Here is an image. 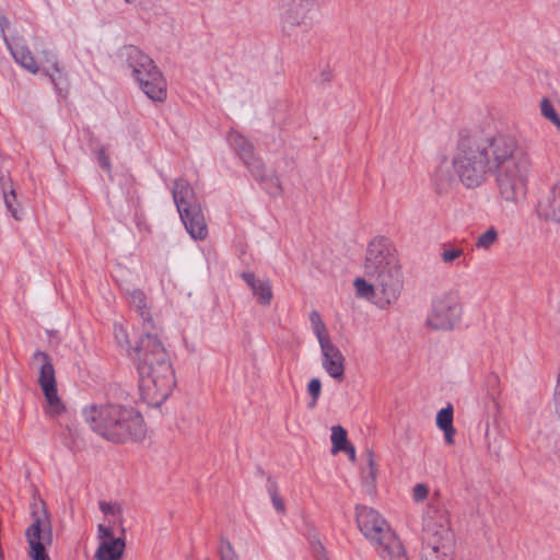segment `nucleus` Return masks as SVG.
Masks as SVG:
<instances>
[{"instance_id":"1","label":"nucleus","mask_w":560,"mask_h":560,"mask_svg":"<svg viewBox=\"0 0 560 560\" xmlns=\"http://www.w3.org/2000/svg\"><path fill=\"white\" fill-rule=\"evenodd\" d=\"M452 165L466 188L481 186L493 173L501 197L517 202L526 194L532 159L513 136L460 132Z\"/></svg>"},{"instance_id":"2","label":"nucleus","mask_w":560,"mask_h":560,"mask_svg":"<svg viewBox=\"0 0 560 560\" xmlns=\"http://www.w3.org/2000/svg\"><path fill=\"white\" fill-rule=\"evenodd\" d=\"M130 306L143 322L144 332L136 348L140 396L149 406L160 407L175 386V374L168 352L154 329L147 295L133 290L128 295Z\"/></svg>"},{"instance_id":"3","label":"nucleus","mask_w":560,"mask_h":560,"mask_svg":"<svg viewBox=\"0 0 560 560\" xmlns=\"http://www.w3.org/2000/svg\"><path fill=\"white\" fill-rule=\"evenodd\" d=\"M365 278H357L353 285L362 299H375V305L387 310L395 304L404 289V275L393 242L385 236L373 237L366 246L364 257Z\"/></svg>"},{"instance_id":"4","label":"nucleus","mask_w":560,"mask_h":560,"mask_svg":"<svg viewBox=\"0 0 560 560\" xmlns=\"http://www.w3.org/2000/svg\"><path fill=\"white\" fill-rule=\"evenodd\" d=\"M82 417L91 430L115 444L141 441L145 436L143 418L133 408L118 404L90 405L83 408Z\"/></svg>"},{"instance_id":"5","label":"nucleus","mask_w":560,"mask_h":560,"mask_svg":"<svg viewBox=\"0 0 560 560\" xmlns=\"http://www.w3.org/2000/svg\"><path fill=\"white\" fill-rule=\"evenodd\" d=\"M454 535L446 511L430 503L423 514L420 560H453Z\"/></svg>"},{"instance_id":"6","label":"nucleus","mask_w":560,"mask_h":560,"mask_svg":"<svg viewBox=\"0 0 560 560\" xmlns=\"http://www.w3.org/2000/svg\"><path fill=\"white\" fill-rule=\"evenodd\" d=\"M357 524L383 560H409L406 549L386 520L374 509L357 506Z\"/></svg>"},{"instance_id":"7","label":"nucleus","mask_w":560,"mask_h":560,"mask_svg":"<svg viewBox=\"0 0 560 560\" xmlns=\"http://www.w3.org/2000/svg\"><path fill=\"white\" fill-rule=\"evenodd\" d=\"M463 313L459 291L450 289L432 298L424 327L432 331H452L459 326Z\"/></svg>"},{"instance_id":"8","label":"nucleus","mask_w":560,"mask_h":560,"mask_svg":"<svg viewBox=\"0 0 560 560\" xmlns=\"http://www.w3.org/2000/svg\"><path fill=\"white\" fill-rule=\"evenodd\" d=\"M228 142L252 175L261 183L266 182V186L264 188L269 195L277 196L281 194L282 188L280 179L273 175L267 178L262 162L255 156L253 144L243 135L235 130H231L228 135Z\"/></svg>"},{"instance_id":"9","label":"nucleus","mask_w":560,"mask_h":560,"mask_svg":"<svg viewBox=\"0 0 560 560\" xmlns=\"http://www.w3.org/2000/svg\"><path fill=\"white\" fill-rule=\"evenodd\" d=\"M33 366L38 369V384L45 397V412L51 418H58L66 412V405L57 392L55 369L49 357L43 351H36L32 357Z\"/></svg>"},{"instance_id":"10","label":"nucleus","mask_w":560,"mask_h":560,"mask_svg":"<svg viewBox=\"0 0 560 560\" xmlns=\"http://www.w3.org/2000/svg\"><path fill=\"white\" fill-rule=\"evenodd\" d=\"M32 560H50L46 546L51 544L52 532L45 511L33 513V523L26 530Z\"/></svg>"},{"instance_id":"11","label":"nucleus","mask_w":560,"mask_h":560,"mask_svg":"<svg viewBox=\"0 0 560 560\" xmlns=\"http://www.w3.org/2000/svg\"><path fill=\"white\" fill-rule=\"evenodd\" d=\"M141 91L153 102H164L167 97L166 81L155 63L133 78Z\"/></svg>"},{"instance_id":"12","label":"nucleus","mask_w":560,"mask_h":560,"mask_svg":"<svg viewBox=\"0 0 560 560\" xmlns=\"http://www.w3.org/2000/svg\"><path fill=\"white\" fill-rule=\"evenodd\" d=\"M100 544L95 552L96 560H120L126 542L122 537H115L113 529L106 525H98Z\"/></svg>"},{"instance_id":"13","label":"nucleus","mask_w":560,"mask_h":560,"mask_svg":"<svg viewBox=\"0 0 560 560\" xmlns=\"http://www.w3.org/2000/svg\"><path fill=\"white\" fill-rule=\"evenodd\" d=\"M322 366L325 372L338 382L345 377V357L330 339L319 342Z\"/></svg>"},{"instance_id":"14","label":"nucleus","mask_w":560,"mask_h":560,"mask_svg":"<svg viewBox=\"0 0 560 560\" xmlns=\"http://www.w3.org/2000/svg\"><path fill=\"white\" fill-rule=\"evenodd\" d=\"M310 8L302 0H290L281 14V27L287 36H293L298 27L305 25Z\"/></svg>"},{"instance_id":"15","label":"nucleus","mask_w":560,"mask_h":560,"mask_svg":"<svg viewBox=\"0 0 560 560\" xmlns=\"http://www.w3.org/2000/svg\"><path fill=\"white\" fill-rule=\"evenodd\" d=\"M536 211L540 219L560 223V179L539 199Z\"/></svg>"},{"instance_id":"16","label":"nucleus","mask_w":560,"mask_h":560,"mask_svg":"<svg viewBox=\"0 0 560 560\" xmlns=\"http://www.w3.org/2000/svg\"><path fill=\"white\" fill-rule=\"evenodd\" d=\"M118 57L122 65L130 70L132 78L152 68L153 59L133 45H127L120 48Z\"/></svg>"},{"instance_id":"17","label":"nucleus","mask_w":560,"mask_h":560,"mask_svg":"<svg viewBox=\"0 0 560 560\" xmlns=\"http://www.w3.org/2000/svg\"><path fill=\"white\" fill-rule=\"evenodd\" d=\"M118 57L122 65L130 70L132 78L152 68L153 59L133 45H127L120 48Z\"/></svg>"},{"instance_id":"18","label":"nucleus","mask_w":560,"mask_h":560,"mask_svg":"<svg viewBox=\"0 0 560 560\" xmlns=\"http://www.w3.org/2000/svg\"><path fill=\"white\" fill-rule=\"evenodd\" d=\"M172 196L178 213H183L184 210H191L192 208L200 207L194 188L185 178H177L174 180Z\"/></svg>"},{"instance_id":"19","label":"nucleus","mask_w":560,"mask_h":560,"mask_svg":"<svg viewBox=\"0 0 560 560\" xmlns=\"http://www.w3.org/2000/svg\"><path fill=\"white\" fill-rule=\"evenodd\" d=\"M186 231L194 240H205L208 235V228L205 221L201 207L184 210L179 213Z\"/></svg>"},{"instance_id":"20","label":"nucleus","mask_w":560,"mask_h":560,"mask_svg":"<svg viewBox=\"0 0 560 560\" xmlns=\"http://www.w3.org/2000/svg\"><path fill=\"white\" fill-rule=\"evenodd\" d=\"M241 278L250 288L253 294L257 298L261 305H269L272 301L271 283L268 279L258 280L253 272L246 271L241 273Z\"/></svg>"},{"instance_id":"21","label":"nucleus","mask_w":560,"mask_h":560,"mask_svg":"<svg viewBox=\"0 0 560 560\" xmlns=\"http://www.w3.org/2000/svg\"><path fill=\"white\" fill-rule=\"evenodd\" d=\"M42 70L50 78L57 91L65 97L68 94V80L62 75L58 61L52 57L42 66Z\"/></svg>"},{"instance_id":"22","label":"nucleus","mask_w":560,"mask_h":560,"mask_svg":"<svg viewBox=\"0 0 560 560\" xmlns=\"http://www.w3.org/2000/svg\"><path fill=\"white\" fill-rule=\"evenodd\" d=\"M11 55L15 62H18L21 67H23L28 72L35 74L39 71V67L30 51L28 48L24 46H15L14 48L9 47Z\"/></svg>"},{"instance_id":"23","label":"nucleus","mask_w":560,"mask_h":560,"mask_svg":"<svg viewBox=\"0 0 560 560\" xmlns=\"http://www.w3.org/2000/svg\"><path fill=\"white\" fill-rule=\"evenodd\" d=\"M440 258L441 261L445 265L457 264L459 266L465 259V252L464 248L458 245L452 243H443L441 245Z\"/></svg>"},{"instance_id":"24","label":"nucleus","mask_w":560,"mask_h":560,"mask_svg":"<svg viewBox=\"0 0 560 560\" xmlns=\"http://www.w3.org/2000/svg\"><path fill=\"white\" fill-rule=\"evenodd\" d=\"M433 180L439 190L445 189L453 180V174L450 171L446 161H443L434 171Z\"/></svg>"},{"instance_id":"25","label":"nucleus","mask_w":560,"mask_h":560,"mask_svg":"<svg viewBox=\"0 0 560 560\" xmlns=\"http://www.w3.org/2000/svg\"><path fill=\"white\" fill-rule=\"evenodd\" d=\"M310 322H311L312 330H313L314 335L316 336L318 343L330 339L328 331H327V327H326L325 323L323 322L320 314L317 311L314 310L311 312Z\"/></svg>"},{"instance_id":"26","label":"nucleus","mask_w":560,"mask_h":560,"mask_svg":"<svg viewBox=\"0 0 560 560\" xmlns=\"http://www.w3.org/2000/svg\"><path fill=\"white\" fill-rule=\"evenodd\" d=\"M330 439H331V443H332V452L334 453L347 450V446H348L347 445L348 444L347 432L342 427H340V425L332 427Z\"/></svg>"},{"instance_id":"27","label":"nucleus","mask_w":560,"mask_h":560,"mask_svg":"<svg viewBox=\"0 0 560 560\" xmlns=\"http://www.w3.org/2000/svg\"><path fill=\"white\" fill-rule=\"evenodd\" d=\"M267 491L270 495L271 503L277 512L283 514L285 512V505L282 498L279 494L277 482L271 478L267 480Z\"/></svg>"},{"instance_id":"28","label":"nucleus","mask_w":560,"mask_h":560,"mask_svg":"<svg viewBox=\"0 0 560 560\" xmlns=\"http://www.w3.org/2000/svg\"><path fill=\"white\" fill-rule=\"evenodd\" d=\"M498 240V232L494 228L488 229L485 233L478 236L476 242L477 248L488 249L491 247Z\"/></svg>"},{"instance_id":"29","label":"nucleus","mask_w":560,"mask_h":560,"mask_svg":"<svg viewBox=\"0 0 560 560\" xmlns=\"http://www.w3.org/2000/svg\"><path fill=\"white\" fill-rule=\"evenodd\" d=\"M113 334L116 342L122 348L131 346L126 327L121 323H114Z\"/></svg>"},{"instance_id":"30","label":"nucleus","mask_w":560,"mask_h":560,"mask_svg":"<svg viewBox=\"0 0 560 560\" xmlns=\"http://www.w3.org/2000/svg\"><path fill=\"white\" fill-rule=\"evenodd\" d=\"M436 425L440 429H447L453 427V407L452 405H447V407L442 408L436 416Z\"/></svg>"},{"instance_id":"31","label":"nucleus","mask_w":560,"mask_h":560,"mask_svg":"<svg viewBox=\"0 0 560 560\" xmlns=\"http://www.w3.org/2000/svg\"><path fill=\"white\" fill-rule=\"evenodd\" d=\"M218 553L220 560H238V557L234 548L232 547L231 542L225 538L220 539Z\"/></svg>"},{"instance_id":"32","label":"nucleus","mask_w":560,"mask_h":560,"mask_svg":"<svg viewBox=\"0 0 560 560\" xmlns=\"http://www.w3.org/2000/svg\"><path fill=\"white\" fill-rule=\"evenodd\" d=\"M540 112H541V115L546 119L551 121L552 124H555L556 121H558L560 119V117L557 114L552 103L550 102V100H548L546 97L542 98L541 102H540Z\"/></svg>"},{"instance_id":"33","label":"nucleus","mask_w":560,"mask_h":560,"mask_svg":"<svg viewBox=\"0 0 560 560\" xmlns=\"http://www.w3.org/2000/svg\"><path fill=\"white\" fill-rule=\"evenodd\" d=\"M4 203L8 211L15 220L21 219V211L19 210L16 197L13 190L10 192H4Z\"/></svg>"},{"instance_id":"34","label":"nucleus","mask_w":560,"mask_h":560,"mask_svg":"<svg viewBox=\"0 0 560 560\" xmlns=\"http://www.w3.org/2000/svg\"><path fill=\"white\" fill-rule=\"evenodd\" d=\"M320 392H322V383H320V380L319 378H312L308 384H307V393L308 395L311 396L312 398V401L310 404V407H315L317 401H318V398L320 396Z\"/></svg>"},{"instance_id":"35","label":"nucleus","mask_w":560,"mask_h":560,"mask_svg":"<svg viewBox=\"0 0 560 560\" xmlns=\"http://www.w3.org/2000/svg\"><path fill=\"white\" fill-rule=\"evenodd\" d=\"M95 155H96V161H97L98 165L105 172L110 173L112 164H110V160H109V156L107 154L106 148L101 147L100 149H97L96 152H95Z\"/></svg>"},{"instance_id":"36","label":"nucleus","mask_w":560,"mask_h":560,"mask_svg":"<svg viewBox=\"0 0 560 560\" xmlns=\"http://www.w3.org/2000/svg\"><path fill=\"white\" fill-rule=\"evenodd\" d=\"M363 474L366 478L372 480L376 477L377 467L374 460V454L371 452L366 454V467L363 469Z\"/></svg>"},{"instance_id":"37","label":"nucleus","mask_w":560,"mask_h":560,"mask_svg":"<svg viewBox=\"0 0 560 560\" xmlns=\"http://www.w3.org/2000/svg\"><path fill=\"white\" fill-rule=\"evenodd\" d=\"M429 494V488L424 483H417L413 487L412 498L416 502H420L427 499Z\"/></svg>"},{"instance_id":"38","label":"nucleus","mask_w":560,"mask_h":560,"mask_svg":"<svg viewBox=\"0 0 560 560\" xmlns=\"http://www.w3.org/2000/svg\"><path fill=\"white\" fill-rule=\"evenodd\" d=\"M100 509L104 514L118 515L120 513V505L116 502H100Z\"/></svg>"},{"instance_id":"39","label":"nucleus","mask_w":560,"mask_h":560,"mask_svg":"<svg viewBox=\"0 0 560 560\" xmlns=\"http://www.w3.org/2000/svg\"><path fill=\"white\" fill-rule=\"evenodd\" d=\"M444 432V440L446 444L452 445L454 444V436H455V429L454 427H450L447 429H441Z\"/></svg>"},{"instance_id":"40","label":"nucleus","mask_w":560,"mask_h":560,"mask_svg":"<svg viewBox=\"0 0 560 560\" xmlns=\"http://www.w3.org/2000/svg\"><path fill=\"white\" fill-rule=\"evenodd\" d=\"M553 401L556 413L560 417V388L555 389Z\"/></svg>"},{"instance_id":"41","label":"nucleus","mask_w":560,"mask_h":560,"mask_svg":"<svg viewBox=\"0 0 560 560\" xmlns=\"http://www.w3.org/2000/svg\"><path fill=\"white\" fill-rule=\"evenodd\" d=\"M9 26H10L9 20L5 16H0V30L3 34V37H5L4 32ZM4 42L7 43V38H4Z\"/></svg>"},{"instance_id":"42","label":"nucleus","mask_w":560,"mask_h":560,"mask_svg":"<svg viewBox=\"0 0 560 560\" xmlns=\"http://www.w3.org/2000/svg\"><path fill=\"white\" fill-rule=\"evenodd\" d=\"M346 452L349 453V456L353 459L354 456H355V451H354V447L353 446H347V450Z\"/></svg>"},{"instance_id":"43","label":"nucleus","mask_w":560,"mask_h":560,"mask_svg":"<svg viewBox=\"0 0 560 560\" xmlns=\"http://www.w3.org/2000/svg\"><path fill=\"white\" fill-rule=\"evenodd\" d=\"M303 2H307V5L311 7L312 3L315 1V0H302Z\"/></svg>"},{"instance_id":"44","label":"nucleus","mask_w":560,"mask_h":560,"mask_svg":"<svg viewBox=\"0 0 560 560\" xmlns=\"http://www.w3.org/2000/svg\"><path fill=\"white\" fill-rule=\"evenodd\" d=\"M560 131V119L553 124Z\"/></svg>"},{"instance_id":"45","label":"nucleus","mask_w":560,"mask_h":560,"mask_svg":"<svg viewBox=\"0 0 560 560\" xmlns=\"http://www.w3.org/2000/svg\"><path fill=\"white\" fill-rule=\"evenodd\" d=\"M492 381H493L494 383H497V382H498V377H497V376H493V377H492Z\"/></svg>"},{"instance_id":"46","label":"nucleus","mask_w":560,"mask_h":560,"mask_svg":"<svg viewBox=\"0 0 560 560\" xmlns=\"http://www.w3.org/2000/svg\"><path fill=\"white\" fill-rule=\"evenodd\" d=\"M127 3H131L133 2L135 0H125Z\"/></svg>"}]
</instances>
